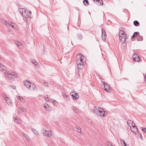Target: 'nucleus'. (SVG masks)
<instances>
[{"mask_svg":"<svg viewBox=\"0 0 146 146\" xmlns=\"http://www.w3.org/2000/svg\"><path fill=\"white\" fill-rule=\"evenodd\" d=\"M8 31H9V32H10V31H9V30H8Z\"/></svg>","mask_w":146,"mask_h":146,"instance_id":"nucleus-53","label":"nucleus"},{"mask_svg":"<svg viewBox=\"0 0 146 146\" xmlns=\"http://www.w3.org/2000/svg\"><path fill=\"white\" fill-rule=\"evenodd\" d=\"M76 92H75L74 91H72L70 93V95H71L72 96V97H74V94H75V93Z\"/></svg>","mask_w":146,"mask_h":146,"instance_id":"nucleus-28","label":"nucleus"},{"mask_svg":"<svg viewBox=\"0 0 146 146\" xmlns=\"http://www.w3.org/2000/svg\"><path fill=\"white\" fill-rule=\"evenodd\" d=\"M11 22L10 23H7V24H6V25L7 26V27H10V26H11Z\"/></svg>","mask_w":146,"mask_h":146,"instance_id":"nucleus-42","label":"nucleus"},{"mask_svg":"<svg viewBox=\"0 0 146 146\" xmlns=\"http://www.w3.org/2000/svg\"><path fill=\"white\" fill-rule=\"evenodd\" d=\"M120 141H121V144H122V143H125V142L124 141H123V140H122L121 139H120Z\"/></svg>","mask_w":146,"mask_h":146,"instance_id":"nucleus-40","label":"nucleus"},{"mask_svg":"<svg viewBox=\"0 0 146 146\" xmlns=\"http://www.w3.org/2000/svg\"><path fill=\"white\" fill-rule=\"evenodd\" d=\"M83 3L86 6L88 5L89 4L87 0H84Z\"/></svg>","mask_w":146,"mask_h":146,"instance_id":"nucleus-23","label":"nucleus"},{"mask_svg":"<svg viewBox=\"0 0 146 146\" xmlns=\"http://www.w3.org/2000/svg\"><path fill=\"white\" fill-rule=\"evenodd\" d=\"M139 35V36L140 37H141V38H142V39H140V40H143V39H142V37L141 36Z\"/></svg>","mask_w":146,"mask_h":146,"instance_id":"nucleus-49","label":"nucleus"},{"mask_svg":"<svg viewBox=\"0 0 146 146\" xmlns=\"http://www.w3.org/2000/svg\"><path fill=\"white\" fill-rule=\"evenodd\" d=\"M5 99L7 103L9 105L11 104V100L10 99L7 97H6L5 98Z\"/></svg>","mask_w":146,"mask_h":146,"instance_id":"nucleus-14","label":"nucleus"},{"mask_svg":"<svg viewBox=\"0 0 146 146\" xmlns=\"http://www.w3.org/2000/svg\"><path fill=\"white\" fill-rule=\"evenodd\" d=\"M1 56H0V59H1Z\"/></svg>","mask_w":146,"mask_h":146,"instance_id":"nucleus-54","label":"nucleus"},{"mask_svg":"<svg viewBox=\"0 0 146 146\" xmlns=\"http://www.w3.org/2000/svg\"><path fill=\"white\" fill-rule=\"evenodd\" d=\"M131 131L133 132L134 133L136 134L138 132V130L137 128V126L136 127L133 128L132 127V128H131Z\"/></svg>","mask_w":146,"mask_h":146,"instance_id":"nucleus-12","label":"nucleus"},{"mask_svg":"<svg viewBox=\"0 0 146 146\" xmlns=\"http://www.w3.org/2000/svg\"><path fill=\"white\" fill-rule=\"evenodd\" d=\"M32 131L36 135H38V132L37 131H36L35 129L34 128H32L31 129Z\"/></svg>","mask_w":146,"mask_h":146,"instance_id":"nucleus-17","label":"nucleus"},{"mask_svg":"<svg viewBox=\"0 0 146 146\" xmlns=\"http://www.w3.org/2000/svg\"><path fill=\"white\" fill-rule=\"evenodd\" d=\"M132 122H133V121H131V120H128L127 121V123L129 126L131 127V125H132Z\"/></svg>","mask_w":146,"mask_h":146,"instance_id":"nucleus-19","label":"nucleus"},{"mask_svg":"<svg viewBox=\"0 0 146 146\" xmlns=\"http://www.w3.org/2000/svg\"><path fill=\"white\" fill-rule=\"evenodd\" d=\"M102 82L103 83V84L104 85V90L107 92H110L111 90L110 89V85L102 81Z\"/></svg>","mask_w":146,"mask_h":146,"instance_id":"nucleus-7","label":"nucleus"},{"mask_svg":"<svg viewBox=\"0 0 146 146\" xmlns=\"http://www.w3.org/2000/svg\"><path fill=\"white\" fill-rule=\"evenodd\" d=\"M132 125H131V126H132L133 128L136 127V126L135 125V124L133 121V122H132Z\"/></svg>","mask_w":146,"mask_h":146,"instance_id":"nucleus-31","label":"nucleus"},{"mask_svg":"<svg viewBox=\"0 0 146 146\" xmlns=\"http://www.w3.org/2000/svg\"><path fill=\"white\" fill-rule=\"evenodd\" d=\"M2 96L4 98L6 97L7 96H6V95L4 93L2 94Z\"/></svg>","mask_w":146,"mask_h":146,"instance_id":"nucleus-44","label":"nucleus"},{"mask_svg":"<svg viewBox=\"0 0 146 146\" xmlns=\"http://www.w3.org/2000/svg\"><path fill=\"white\" fill-rule=\"evenodd\" d=\"M106 144L108 146H110V144L111 143L109 141H107L106 143Z\"/></svg>","mask_w":146,"mask_h":146,"instance_id":"nucleus-35","label":"nucleus"},{"mask_svg":"<svg viewBox=\"0 0 146 146\" xmlns=\"http://www.w3.org/2000/svg\"><path fill=\"white\" fill-rule=\"evenodd\" d=\"M137 32V34H135V35L136 36H137L139 34V33L138 32Z\"/></svg>","mask_w":146,"mask_h":146,"instance_id":"nucleus-46","label":"nucleus"},{"mask_svg":"<svg viewBox=\"0 0 146 146\" xmlns=\"http://www.w3.org/2000/svg\"><path fill=\"white\" fill-rule=\"evenodd\" d=\"M4 74L11 80H14L15 77H17V76L16 74H14L12 73L11 74L6 72H5Z\"/></svg>","mask_w":146,"mask_h":146,"instance_id":"nucleus-6","label":"nucleus"},{"mask_svg":"<svg viewBox=\"0 0 146 146\" xmlns=\"http://www.w3.org/2000/svg\"><path fill=\"white\" fill-rule=\"evenodd\" d=\"M124 144V146H126L127 145V144H126L125 143H123Z\"/></svg>","mask_w":146,"mask_h":146,"instance_id":"nucleus-48","label":"nucleus"},{"mask_svg":"<svg viewBox=\"0 0 146 146\" xmlns=\"http://www.w3.org/2000/svg\"><path fill=\"white\" fill-rule=\"evenodd\" d=\"M142 130L143 131H144V132L145 133H146V128H144V127H142Z\"/></svg>","mask_w":146,"mask_h":146,"instance_id":"nucleus-38","label":"nucleus"},{"mask_svg":"<svg viewBox=\"0 0 146 146\" xmlns=\"http://www.w3.org/2000/svg\"><path fill=\"white\" fill-rule=\"evenodd\" d=\"M31 62L35 66L37 67H39V65L38 64L35 60L34 59H32L30 60Z\"/></svg>","mask_w":146,"mask_h":146,"instance_id":"nucleus-11","label":"nucleus"},{"mask_svg":"<svg viewBox=\"0 0 146 146\" xmlns=\"http://www.w3.org/2000/svg\"><path fill=\"white\" fill-rule=\"evenodd\" d=\"M102 39L104 41H105L107 38V36L105 30L104 29L102 28Z\"/></svg>","mask_w":146,"mask_h":146,"instance_id":"nucleus-9","label":"nucleus"},{"mask_svg":"<svg viewBox=\"0 0 146 146\" xmlns=\"http://www.w3.org/2000/svg\"><path fill=\"white\" fill-rule=\"evenodd\" d=\"M44 107L48 111H49L50 110V109L49 108V107L48 108V109H47V107L46 106L44 105Z\"/></svg>","mask_w":146,"mask_h":146,"instance_id":"nucleus-36","label":"nucleus"},{"mask_svg":"<svg viewBox=\"0 0 146 146\" xmlns=\"http://www.w3.org/2000/svg\"><path fill=\"white\" fill-rule=\"evenodd\" d=\"M62 94L63 96L64 99L65 100H66L67 101H68L69 100V97L67 95H66V94H65L64 93H62Z\"/></svg>","mask_w":146,"mask_h":146,"instance_id":"nucleus-15","label":"nucleus"},{"mask_svg":"<svg viewBox=\"0 0 146 146\" xmlns=\"http://www.w3.org/2000/svg\"><path fill=\"white\" fill-rule=\"evenodd\" d=\"M44 84L45 86H48V83H47L44 82Z\"/></svg>","mask_w":146,"mask_h":146,"instance_id":"nucleus-41","label":"nucleus"},{"mask_svg":"<svg viewBox=\"0 0 146 146\" xmlns=\"http://www.w3.org/2000/svg\"><path fill=\"white\" fill-rule=\"evenodd\" d=\"M18 98L21 101H22L24 99L21 96H19Z\"/></svg>","mask_w":146,"mask_h":146,"instance_id":"nucleus-34","label":"nucleus"},{"mask_svg":"<svg viewBox=\"0 0 146 146\" xmlns=\"http://www.w3.org/2000/svg\"><path fill=\"white\" fill-rule=\"evenodd\" d=\"M72 109L76 113H77L78 112V110L74 106L73 107Z\"/></svg>","mask_w":146,"mask_h":146,"instance_id":"nucleus-29","label":"nucleus"},{"mask_svg":"<svg viewBox=\"0 0 146 146\" xmlns=\"http://www.w3.org/2000/svg\"><path fill=\"white\" fill-rule=\"evenodd\" d=\"M20 109L24 112H25L26 111L25 110L23 107H21V108H20Z\"/></svg>","mask_w":146,"mask_h":146,"instance_id":"nucleus-37","label":"nucleus"},{"mask_svg":"<svg viewBox=\"0 0 146 146\" xmlns=\"http://www.w3.org/2000/svg\"><path fill=\"white\" fill-rule=\"evenodd\" d=\"M23 136L25 137V138L29 142V139L28 137L24 133H23Z\"/></svg>","mask_w":146,"mask_h":146,"instance_id":"nucleus-22","label":"nucleus"},{"mask_svg":"<svg viewBox=\"0 0 146 146\" xmlns=\"http://www.w3.org/2000/svg\"><path fill=\"white\" fill-rule=\"evenodd\" d=\"M134 25L135 26H139V22L137 21H135L133 22Z\"/></svg>","mask_w":146,"mask_h":146,"instance_id":"nucleus-20","label":"nucleus"},{"mask_svg":"<svg viewBox=\"0 0 146 146\" xmlns=\"http://www.w3.org/2000/svg\"><path fill=\"white\" fill-rule=\"evenodd\" d=\"M119 39L120 42L123 44L125 42L126 38V35L123 31H120L119 33Z\"/></svg>","mask_w":146,"mask_h":146,"instance_id":"nucleus-5","label":"nucleus"},{"mask_svg":"<svg viewBox=\"0 0 146 146\" xmlns=\"http://www.w3.org/2000/svg\"><path fill=\"white\" fill-rule=\"evenodd\" d=\"M24 86L29 90L34 91L37 90V88L33 82L26 80L24 81Z\"/></svg>","mask_w":146,"mask_h":146,"instance_id":"nucleus-3","label":"nucleus"},{"mask_svg":"<svg viewBox=\"0 0 146 146\" xmlns=\"http://www.w3.org/2000/svg\"><path fill=\"white\" fill-rule=\"evenodd\" d=\"M15 121H16V123L18 124H19L20 122V120L18 119L16 117L15 118Z\"/></svg>","mask_w":146,"mask_h":146,"instance_id":"nucleus-30","label":"nucleus"},{"mask_svg":"<svg viewBox=\"0 0 146 146\" xmlns=\"http://www.w3.org/2000/svg\"><path fill=\"white\" fill-rule=\"evenodd\" d=\"M25 21L27 23V22H28V20L27 19V18H25Z\"/></svg>","mask_w":146,"mask_h":146,"instance_id":"nucleus-45","label":"nucleus"},{"mask_svg":"<svg viewBox=\"0 0 146 146\" xmlns=\"http://www.w3.org/2000/svg\"><path fill=\"white\" fill-rule=\"evenodd\" d=\"M132 58L135 61L138 62L140 61V58L137 54H134L132 56Z\"/></svg>","mask_w":146,"mask_h":146,"instance_id":"nucleus-10","label":"nucleus"},{"mask_svg":"<svg viewBox=\"0 0 146 146\" xmlns=\"http://www.w3.org/2000/svg\"><path fill=\"white\" fill-rule=\"evenodd\" d=\"M45 100H46L47 101V99H48V97H45Z\"/></svg>","mask_w":146,"mask_h":146,"instance_id":"nucleus-47","label":"nucleus"},{"mask_svg":"<svg viewBox=\"0 0 146 146\" xmlns=\"http://www.w3.org/2000/svg\"><path fill=\"white\" fill-rule=\"evenodd\" d=\"M80 76L79 73L77 72L76 73V76L77 78H79Z\"/></svg>","mask_w":146,"mask_h":146,"instance_id":"nucleus-33","label":"nucleus"},{"mask_svg":"<svg viewBox=\"0 0 146 146\" xmlns=\"http://www.w3.org/2000/svg\"><path fill=\"white\" fill-rule=\"evenodd\" d=\"M53 103L54 105H56L57 104V102L56 101L54 100L53 102Z\"/></svg>","mask_w":146,"mask_h":146,"instance_id":"nucleus-43","label":"nucleus"},{"mask_svg":"<svg viewBox=\"0 0 146 146\" xmlns=\"http://www.w3.org/2000/svg\"><path fill=\"white\" fill-rule=\"evenodd\" d=\"M2 22L4 24H6V25L7 22V21H5L4 20H3L2 21Z\"/></svg>","mask_w":146,"mask_h":146,"instance_id":"nucleus-39","label":"nucleus"},{"mask_svg":"<svg viewBox=\"0 0 146 146\" xmlns=\"http://www.w3.org/2000/svg\"><path fill=\"white\" fill-rule=\"evenodd\" d=\"M11 26L14 29H15L16 28V25L13 23L11 22Z\"/></svg>","mask_w":146,"mask_h":146,"instance_id":"nucleus-24","label":"nucleus"},{"mask_svg":"<svg viewBox=\"0 0 146 146\" xmlns=\"http://www.w3.org/2000/svg\"><path fill=\"white\" fill-rule=\"evenodd\" d=\"M19 11L21 15L25 18H31V12L30 11L25 10V9L20 8L19 9Z\"/></svg>","mask_w":146,"mask_h":146,"instance_id":"nucleus-4","label":"nucleus"},{"mask_svg":"<svg viewBox=\"0 0 146 146\" xmlns=\"http://www.w3.org/2000/svg\"><path fill=\"white\" fill-rule=\"evenodd\" d=\"M10 87L13 88L14 89H16V87L14 85H11L10 86Z\"/></svg>","mask_w":146,"mask_h":146,"instance_id":"nucleus-32","label":"nucleus"},{"mask_svg":"<svg viewBox=\"0 0 146 146\" xmlns=\"http://www.w3.org/2000/svg\"><path fill=\"white\" fill-rule=\"evenodd\" d=\"M43 132V135L48 137H50L52 134V132L51 131H48L44 129L42 130Z\"/></svg>","mask_w":146,"mask_h":146,"instance_id":"nucleus-8","label":"nucleus"},{"mask_svg":"<svg viewBox=\"0 0 146 146\" xmlns=\"http://www.w3.org/2000/svg\"><path fill=\"white\" fill-rule=\"evenodd\" d=\"M46 105L47 106H48V107L49 106L48 105H47V104H46Z\"/></svg>","mask_w":146,"mask_h":146,"instance_id":"nucleus-51","label":"nucleus"},{"mask_svg":"<svg viewBox=\"0 0 146 146\" xmlns=\"http://www.w3.org/2000/svg\"><path fill=\"white\" fill-rule=\"evenodd\" d=\"M94 1H96L100 3V4L102 5L103 4V2L102 0H94Z\"/></svg>","mask_w":146,"mask_h":146,"instance_id":"nucleus-27","label":"nucleus"},{"mask_svg":"<svg viewBox=\"0 0 146 146\" xmlns=\"http://www.w3.org/2000/svg\"><path fill=\"white\" fill-rule=\"evenodd\" d=\"M77 129V131L79 133H81L82 132L81 130V128L79 127H78L77 126H76L75 127Z\"/></svg>","mask_w":146,"mask_h":146,"instance_id":"nucleus-21","label":"nucleus"},{"mask_svg":"<svg viewBox=\"0 0 146 146\" xmlns=\"http://www.w3.org/2000/svg\"><path fill=\"white\" fill-rule=\"evenodd\" d=\"M8 31H9V32H10V31H9V30H8Z\"/></svg>","mask_w":146,"mask_h":146,"instance_id":"nucleus-52","label":"nucleus"},{"mask_svg":"<svg viewBox=\"0 0 146 146\" xmlns=\"http://www.w3.org/2000/svg\"><path fill=\"white\" fill-rule=\"evenodd\" d=\"M76 58L77 59L76 63L78 68L80 69L83 68L84 62L86 60V58L82 54L78 55L76 56Z\"/></svg>","mask_w":146,"mask_h":146,"instance_id":"nucleus-1","label":"nucleus"},{"mask_svg":"<svg viewBox=\"0 0 146 146\" xmlns=\"http://www.w3.org/2000/svg\"><path fill=\"white\" fill-rule=\"evenodd\" d=\"M137 32H134L133 35L132 36L131 38H132V40L133 41L134 40H133V38H135V37H136V36L135 35V34H137Z\"/></svg>","mask_w":146,"mask_h":146,"instance_id":"nucleus-26","label":"nucleus"},{"mask_svg":"<svg viewBox=\"0 0 146 146\" xmlns=\"http://www.w3.org/2000/svg\"><path fill=\"white\" fill-rule=\"evenodd\" d=\"M77 36L78 39L80 40L83 38V36L81 34H78L77 35Z\"/></svg>","mask_w":146,"mask_h":146,"instance_id":"nucleus-25","label":"nucleus"},{"mask_svg":"<svg viewBox=\"0 0 146 146\" xmlns=\"http://www.w3.org/2000/svg\"><path fill=\"white\" fill-rule=\"evenodd\" d=\"M79 96L78 94L76 92L74 94V97H73V99L74 100H76L78 99Z\"/></svg>","mask_w":146,"mask_h":146,"instance_id":"nucleus-16","label":"nucleus"},{"mask_svg":"<svg viewBox=\"0 0 146 146\" xmlns=\"http://www.w3.org/2000/svg\"><path fill=\"white\" fill-rule=\"evenodd\" d=\"M145 81H146V75L145 76Z\"/></svg>","mask_w":146,"mask_h":146,"instance_id":"nucleus-50","label":"nucleus"},{"mask_svg":"<svg viewBox=\"0 0 146 146\" xmlns=\"http://www.w3.org/2000/svg\"><path fill=\"white\" fill-rule=\"evenodd\" d=\"M6 69V67L3 64L0 63V70L1 71L5 70Z\"/></svg>","mask_w":146,"mask_h":146,"instance_id":"nucleus-13","label":"nucleus"},{"mask_svg":"<svg viewBox=\"0 0 146 146\" xmlns=\"http://www.w3.org/2000/svg\"><path fill=\"white\" fill-rule=\"evenodd\" d=\"M91 111L93 113L94 112L97 115L102 117L104 116L106 112L98 106H94Z\"/></svg>","mask_w":146,"mask_h":146,"instance_id":"nucleus-2","label":"nucleus"},{"mask_svg":"<svg viewBox=\"0 0 146 146\" xmlns=\"http://www.w3.org/2000/svg\"><path fill=\"white\" fill-rule=\"evenodd\" d=\"M15 44L17 46L20 48H21L22 46L21 44L19 42H15Z\"/></svg>","mask_w":146,"mask_h":146,"instance_id":"nucleus-18","label":"nucleus"}]
</instances>
